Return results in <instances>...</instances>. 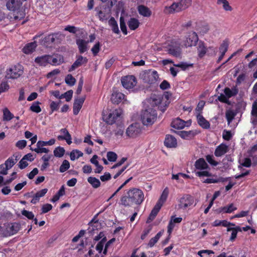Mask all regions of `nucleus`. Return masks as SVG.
I'll return each mask as SVG.
<instances>
[{
  "label": "nucleus",
  "instance_id": "1",
  "mask_svg": "<svg viewBox=\"0 0 257 257\" xmlns=\"http://www.w3.org/2000/svg\"><path fill=\"white\" fill-rule=\"evenodd\" d=\"M170 97H148L144 101L147 105L145 110L141 113V120L145 125H152L156 120L157 113L152 107H157L163 112H164L170 103Z\"/></svg>",
  "mask_w": 257,
  "mask_h": 257
},
{
  "label": "nucleus",
  "instance_id": "2",
  "mask_svg": "<svg viewBox=\"0 0 257 257\" xmlns=\"http://www.w3.org/2000/svg\"><path fill=\"white\" fill-rule=\"evenodd\" d=\"M144 200L143 191L139 188H133L129 189L125 195L121 196L120 203L125 207H129L134 204L141 205Z\"/></svg>",
  "mask_w": 257,
  "mask_h": 257
},
{
  "label": "nucleus",
  "instance_id": "3",
  "mask_svg": "<svg viewBox=\"0 0 257 257\" xmlns=\"http://www.w3.org/2000/svg\"><path fill=\"white\" fill-rule=\"evenodd\" d=\"M22 2L21 0H9L6 4L7 9L11 11L16 12L14 19L22 20L25 16V13L22 8Z\"/></svg>",
  "mask_w": 257,
  "mask_h": 257
},
{
  "label": "nucleus",
  "instance_id": "4",
  "mask_svg": "<svg viewBox=\"0 0 257 257\" xmlns=\"http://www.w3.org/2000/svg\"><path fill=\"white\" fill-rule=\"evenodd\" d=\"M23 67L18 64L10 67L7 70L6 77L8 79H17L23 73Z\"/></svg>",
  "mask_w": 257,
  "mask_h": 257
},
{
  "label": "nucleus",
  "instance_id": "5",
  "mask_svg": "<svg viewBox=\"0 0 257 257\" xmlns=\"http://www.w3.org/2000/svg\"><path fill=\"white\" fill-rule=\"evenodd\" d=\"M20 229V224L17 222L4 225V229H2V235L8 237L17 233Z\"/></svg>",
  "mask_w": 257,
  "mask_h": 257
},
{
  "label": "nucleus",
  "instance_id": "6",
  "mask_svg": "<svg viewBox=\"0 0 257 257\" xmlns=\"http://www.w3.org/2000/svg\"><path fill=\"white\" fill-rule=\"evenodd\" d=\"M168 53L175 57H180L181 55L180 43L176 41H172L167 47Z\"/></svg>",
  "mask_w": 257,
  "mask_h": 257
},
{
  "label": "nucleus",
  "instance_id": "7",
  "mask_svg": "<svg viewBox=\"0 0 257 257\" xmlns=\"http://www.w3.org/2000/svg\"><path fill=\"white\" fill-rule=\"evenodd\" d=\"M194 201V197L189 194H185L179 200V206L180 208L186 209L192 205Z\"/></svg>",
  "mask_w": 257,
  "mask_h": 257
},
{
  "label": "nucleus",
  "instance_id": "8",
  "mask_svg": "<svg viewBox=\"0 0 257 257\" xmlns=\"http://www.w3.org/2000/svg\"><path fill=\"white\" fill-rule=\"evenodd\" d=\"M122 86L127 89L133 88L137 84V80L133 75H128L122 77L121 80Z\"/></svg>",
  "mask_w": 257,
  "mask_h": 257
},
{
  "label": "nucleus",
  "instance_id": "9",
  "mask_svg": "<svg viewBox=\"0 0 257 257\" xmlns=\"http://www.w3.org/2000/svg\"><path fill=\"white\" fill-rule=\"evenodd\" d=\"M121 115L120 110L115 109L111 112L109 113L105 119L106 122L110 125H112L116 122L117 120H119Z\"/></svg>",
  "mask_w": 257,
  "mask_h": 257
},
{
  "label": "nucleus",
  "instance_id": "10",
  "mask_svg": "<svg viewBox=\"0 0 257 257\" xmlns=\"http://www.w3.org/2000/svg\"><path fill=\"white\" fill-rule=\"evenodd\" d=\"M198 41V37L197 34L194 32H190L188 33L184 45L186 47H192L196 45Z\"/></svg>",
  "mask_w": 257,
  "mask_h": 257
},
{
  "label": "nucleus",
  "instance_id": "11",
  "mask_svg": "<svg viewBox=\"0 0 257 257\" xmlns=\"http://www.w3.org/2000/svg\"><path fill=\"white\" fill-rule=\"evenodd\" d=\"M183 11L180 5V2L174 3L170 6H166L164 10L165 14H173Z\"/></svg>",
  "mask_w": 257,
  "mask_h": 257
},
{
  "label": "nucleus",
  "instance_id": "12",
  "mask_svg": "<svg viewBox=\"0 0 257 257\" xmlns=\"http://www.w3.org/2000/svg\"><path fill=\"white\" fill-rule=\"evenodd\" d=\"M141 129L138 126L137 124H132L130 125L126 130V134L131 138L137 137L140 133Z\"/></svg>",
  "mask_w": 257,
  "mask_h": 257
},
{
  "label": "nucleus",
  "instance_id": "13",
  "mask_svg": "<svg viewBox=\"0 0 257 257\" xmlns=\"http://www.w3.org/2000/svg\"><path fill=\"white\" fill-rule=\"evenodd\" d=\"M182 221V218L181 217H175V216L174 215L171 217L167 226V232L169 235H170L172 233L175 227V223H180Z\"/></svg>",
  "mask_w": 257,
  "mask_h": 257
},
{
  "label": "nucleus",
  "instance_id": "14",
  "mask_svg": "<svg viewBox=\"0 0 257 257\" xmlns=\"http://www.w3.org/2000/svg\"><path fill=\"white\" fill-rule=\"evenodd\" d=\"M164 145L167 148H176L177 146L176 139L171 135H167L164 141Z\"/></svg>",
  "mask_w": 257,
  "mask_h": 257
},
{
  "label": "nucleus",
  "instance_id": "15",
  "mask_svg": "<svg viewBox=\"0 0 257 257\" xmlns=\"http://www.w3.org/2000/svg\"><path fill=\"white\" fill-rule=\"evenodd\" d=\"M85 101V97H77L73 103V112L74 115H77L80 110Z\"/></svg>",
  "mask_w": 257,
  "mask_h": 257
},
{
  "label": "nucleus",
  "instance_id": "16",
  "mask_svg": "<svg viewBox=\"0 0 257 257\" xmlns=\"http://www.w3.org/2000/svg\"><path fill=\"white\" fill-rule=\"evenodd\" d=\"M87 59L86 57H83L82 56H79L74 62L72 65L69 69V72H71L74 70L76 68L80 67L82 64L86 63L87 62Z\"/></svg>",
  "mask_w": 257,
  "mask_h": 257
},
{
  "label": "nucleus",
  "instance_id": "17",
  "mask_svg": "<svg viewBox=\"0 0 257 257\" xmlns=\"http://www.w3.org/2000/svg\"><path fill=\"white\" fill-rule=\"evenodd\" d=\"M197 123L200 126L204 129H208L210 128V124L201 114L198 113L196 115Z\"/></svg>",
  "mask_w": 257,
  "mask_h": 257
},
{
  "label": "nucleus",
  "instance_id": "18",
  "mask_svg": "<svg viewBox=\"0 0 257 257\" xmlns=\"http://www.w3.org/2000/svg\"><path fill=\"white\" fill-rule=\"evenodd\" d=\"M198 133L196 130L189 131H182L179 132V135L182 139L186 140H191L196 135H197Z\"/></svg>",
  "mask_w": 257,
  "mask_h": 257
},
{
  "label": "nucleus",
  "instance_id": "19",
  "mask_svg": "<svg viewBox=\"0 0 257 257\" xmlns=\"http://www.w3.org/2000/svg\"><path fill=\"white\" fill-rule=\"evenodd\" d=\"M228 151V147L224 144H221L215 149L214 155L216 157H221Z\"/></svg>",
  "mask_w": 257,
  "mask_h": 257
},
{
  "label": "nucleus",
  "instance_id": "20",
  "mask_svg": "<svg viewBox=\"0 0 257 257\" xmlns=\"http://www.w3.org/2000/svg\"><path fill=\"white\" fill-rule=\"evenodd\" d=\"M194 166L196 169L200 170L207 169L209 168L208 165L202 158H199L195 161Z\"/></svg>",
  "mask_w": 257,
  "mask_h": 257
},
{
  "label": "nucleus",
  "instance_id": "21",
  "mask_svg": "<svg viewBox=\"0 0 257 257\" xmlns=\"http://www.w3.org/2000/svg\"><path fill=\"white\" fill-rule=\"evenodd\" d=\"M185 123L184 120L178 117L172 121L171 126L175 129L181 130L185 126Z\"/></svg>",
  "mask_w": 257,
  "mask_h": 257
},
{
  "label": "nucleus",
  "instance_id": "22",
  "mask_svg": "<svg viewBox=\"0 0 257 257\" xmlns=\"http://www.w3.org/2000/svg\"><path fill=\"white\" fill-rule=\"evenodd\" d=\"M48 63L53 65H60L63 62V57L61 55H57L53 57L48 55Z\"/></svg>",
  "mask_w": 257,
  "mask_h": 257
},
{
  "label": "nucleus",
  "instance_id": "23",
  "mask_svg": "<svg viewBox=\"0 0 257 257\" xmlns=\"http://www.w3.org/2000/svg\"><path fill=\"white\" fill-rule=\"evenodd\" d=\"M138 10L140 15L145 17H149L152 14L151 11L148 7L144 5L139 6L138 8Z\"/></svg>",
  "mask_w": 257,
  "mask_h": 257
},
{
  "label": "nucleus",
  "instance_id": "24",
  "mask_svg": "<svg viewBox=\"0 0 257 257\" xmlns=\"http://www.w3.org/2000/svg\"><path fill=\"white\" fill-rule=\"evenodd\" d=\"M61 34L58 33H54L49 35L45 37L44 39V43L50 44L55 42L56 40L59 39V37L61 36Z\"/></svg>",
  "mask_w": 257,
  "mask_h": 257
},
{
  "label": "nucleus",
  "instance_id": "25",
  "mask_svg": "<svg viewBox=\"0 0 257 257\" xmlns=\"http://www.w3.org/2000/svg\"><path fill=\"white\" fill-rule=\"evenodd\" d=\"M88 42L82 39H77L76 40V44L78 46L80 53H83L87 51V45Z\"/></svg>",
  "mask_w": 257,
  "mask_h": 257
},
{
  "label": "nucleus",
  "instance_id": "26",
  "mask_svg": "<svg viewBox=\"0 0 257 257\" xmlns=\"http://www.w3.org/2000/svg\"><path fill=\"white\" fill-rule=\"evenodd\" d=\"M169 193V189L168 187H166L163 191L157 203L159 205L161 204V206H163V204L167 200V199L168 197Z\"/></svg>",
  "mask_w": 257,
  "mask_h": 257
},
{
  "label": "nucleus",
  "instance_id": "27",
  "mask_svg": "<svg viewBox=\"0 0 257 257\" xmlns=\"http://www.w3.org/2000/svg\"><path fill=\"white\" fill-rule=\"evenodd\" d=\"M37 47V44L35 42L29 43L25 45L23 49V51L26 54L32 53Z\"/></svg>",
  "mask_w": 257,
  "mask_h": 257
},
{
  "label": "nucleus",
  "instance_id": "28",
  "mask_svg": "<svg viewBox=\"0 0 257 257\" xmlns=\"http://www.w3.org/2000/svg\"><path fill=\"white\" fill-rule=\"evenodd\" d=\"M162 206H161V204L159 205L156 203V204L155 205V206L152 210L151 213L149 215L148 220H150L151 221L153 220L157 215Z\"/></svg>",
  "mask_w": 257,
  "mask_h": 257
},
{
  "label": "nucleus",
  "instance_id": "29",
  "mask_svg": "<svg viewBox=\"0 0 257 257\" xmlns=\"http://www.w3.org/2000/svg\"><path fill=\"white\" fill-rule=\"evenodd\" d=\"M127 25L130 30H135L139 27L140 22L138 19L132 18L128 21Z\"/></svg>",
  "mask_w": 257,
  "mask_h": 257
},
{
  "label": "nucleus",
  "instance_id": "30",
  "mask_svg": "<svg viewBox=\"0 0 257 257\" xmlns=\"http://www.w3.org/2000/svg\"><path fill=\"white\" fill-rule=\"evenodd\" d=\"M48 55L38 57L35 58V62L40 66H45L48 64Z\"/></svg>",
  "mask_w": 257,
  "mask_h": 257
},
{
  "label": "nucleus",
  "instance_id": "31",
  "mask_svg": "<svg viewBox=\"0 0 257 257\" xmlns=\"http://www.w3.org/2000/svg\"><path fill=\"white\" fill-rule=\"evenodd\" d=\"M52 157V155H45L41 158V160L43 161V163L41 166V171H44L47 167L50 166L49 161Z\"/></svg>",
  "mask_w": 257,
  "mask_h": 257
},
{
  "label": "nucleus",
  "instance_id": "32",
  "mask_svg": "<svg viewBox=\"0 0 257 257\" xmlns=\"http://www.w3.org/2000/svg\"><path fill=\"white\" fill-rule=\"evenodd\" d=\"M226 96H234L237 94L238 89L236 86H233L231 88H225L224 91Z\"/></svg>",
  "mask_w": 257,
  "mask_h": 257
},
{
  "label": "nucleus",
  "instance_id": "33",
  "mask_svg": "<svg viewBox=\"0 0 257 257\" xmlns=\"http://www.w3.org/2000/svg\"><path fill=\"white\" fill-rule=\"evenodd\" d=\"M61 103V100L58 101H52L50 104V111H49V114H52L54 111H58L60 104Z\"/></svg>",
  "mask_w": 257,
  "mask_h": 257
},
{
  "label": "nucleus",
  "instance_id": "34",
  "mask_svg": "<svg viewBox=\"0 0 257 257\" xmlns=\"http://www.w3.org/2000/svg\"><path fill=\"white\" fill-rule=\"evenodd\" d=\"M237 112H235L231 109L226 110L225 112V117L228 124H230L234 118Z\"/></svg>",
  "mask_w": 257,
  "mask_h": 257
},
{
  "label": "nucleus",
  "instance_id": "35",
  "mask_svg": "<svg viewBox=\"0 0 257 257\" xmlns=\"http://www.w3.org/2000/svg\"><path fill=\"white\" fill-rule=\"evenodd\" d=\"M14 117V114L7 107L3 109V120L10 121Z\"/></svg>",
  "mask_w": 257,
  "mask_h": 257
},
{
  "label": "nucleus",
  "instance_id": "36",
  "mask_svg": "<svg viewBox=\"0 0 257 257\" xmlns=\"http://www.w3.org/2000/svg\"><path fill=\"white\" fill-rule=\"evenodd\" d=\"M109 26L111 27L113 33L115 34H118L119 30L118 27L117 22L115 20L114 18L111 17L108 21Z\"/></svg>",
  "mask_w": 257,
  "mask_h": 257
},
{
  "label": "nucleus",
  "instance_id": "37",
  "mask_svg": "<svg viewBox=\"0 0 257 257\" xmlns=\"http://www.w3.org/2000/svg\"><path fill=\"white\" fill-rule=\"evenodd\" d=\"M206 50L204 44L202 42H199L197 46V51L200 57H202L205 55Z\"/></svg>",
  "mask_w": 257,
  "mask_h": 257
},
{
  "label": "nucleus",
  "instance_id": "38",
  "mask_svg": "<svg viewBox=\"0 0 257 257\" xmlns=\"http://www.w3.org/2000/svg\"><path fill=\"white\" fill-rule=\"evenodd\" d=\"M87 181L94 188H98L101 184L100 181L96 178L93 177H89L87 178Z\"/></svg>",
  "mask_w": 257,
  "mask_h": 257
},
{
  "label": "nucleus",
  "instance_id": "39",
  "mask_svg": "<svg viewBox=\"0 0 257 257\" xmlns=\"http://www.w3.org/2000/svg\"><path fill=\"white\" fill-rule=\"evenodd\" d=\"M224 181V179L222 177L217 178L216 177L215 178H207L205 179L203 182L207 184H211V183H217L219 182H223Z\"/></svg>",
  "mask_w": 257,
  "mask_h": 257
},
{
  "label": "nucleus",
  "instance_id": "40",
  "mask_svg": "<svg viewBox=\"0 0 257 257\" xmlns=\"http://www.w3.org/2000/svg\"><path fill=\"white\" fill-rule=\"evenodd\" d=\"M17 162V158H14V156L9 158L4 164L5 166L9 169H11Z\"/></svg>",
  "mask_w": 257,
  "mask_h": 257
},
{
  "label": "nucleus",
  "instance_id": "41",
  "mask_svg": "<svg viewBox=\"0 0 257 257\" xmlns=\"http://www.w3.org/2000/svg\"><path fill=\"white\" fill-rule=\"evenodd\" d=\"M65 152V149L63 147H57L54 150V155L56 157L61 158L64 156Z\"/></svg>",
  "mask_w": 257,
  "mask_h": 257
},
{
  "label": "nucleus",
  "instance_id": "42",
  "mask_svg": "<svg viewBox=\"0 0 257 257\" xmlns=\"http://www.w3.org/2000/svg\"><path fill=\"white\" fill-rule=\"evenodd\" d=\"M54 139H51L48 141H39L37 143V147H44L46 146H52L55 143Z\"/></svg>",
  "mask_w": 257,
  "mask_h": 257
},
{
  "label": "nucleus",
  "instance_id": "43",
  "mask_svg": "<svg viewBox=\"0 0 257 257\" xmlns=\"http://www.w3.org/2000/svg\"><path fill=\"white\" fill-rule=\"evenodd\" d=\"M40 103L39 101L34 102L30 107V110L36 113H39L42 111L41 108L39 106Z\"/></svg>",
  "mask_w": 257,
  "mask_h": 257
},
{
  "label": "nucleus",
  "instance_id": "44",
  "mask_svg": "<svg viewBox=\"0 0 257 257\" xmlns=\"http://www.w3.org/2000/svg\"><path fill=\"white\" fill-rule=\"evenodd\" d=\"M161 236L162 232L161 231L157 233L154 237L152 238L150 240L148 245L151 247H153L158 242Z\"/></svg>",
  "mask_w": 257,
  "mask_h": 257
},
{
  "label": "nucleus",
  "instance_id": "45",
  "mask_svg": "<svg viewBox=\"0 0 257 257\" xmlns=\"http://www.w3.org/2000/svg\"><path fill=\"white\" fill-rule=\"evenodd\" d=\"M228 47V43L227 41H224L219 48V51L222 56H224L225 53L227 51Z\"/></svg>",
  "mask_w": 257,
  "mask_h": 257
},
{
  "label": "nucleus",
  "instance_id": "46",
  "mask_svg": "<svg viewBox=\"0 0 257 257\" xmlns=\"http://www.w3.org/2000/svg\"><path fill=\"white\" fill-rule=\"evenodd\" d=\"M60 132L61 133H62L64 135V137H66V138L67 139V143L68 144V145H70L71 143H72V138H71V136L70 135V134H69V133L68 132V130L65 128H62L60 130Z\"/></svg>",
  "mask_w": 257,
  "mask_h": 257
},
{
  "label": "nucleus",
  "instance_id": "47",
  "mask_svg": "<svg viewBox=\"0 0 257 257\" xmlns=\"http://www.w3.org/2000/svg\"><path fill=\"white\" fill-rule=\"evenodd\" d=\"M70 167V163L68 161L65 160L60 167L59 171L61 173L66 171Z\"/></svg>",
  "mask_w": 257,
  "mask_h": 257
},
{
  "label": "nucleus",
  "instance_id": "48",
  "mask_svg": "<svg viewBox=\"0 0 257 257\" xmlns=\"http://www.w3.org/2000/svg\"><path fill=\"white\" fill-rule=\"evenodd\" d=\"M65 82L70 86H73L75 84L76 79L73 77L72 75H67L65 78Z\"/></svg>",
  "mask_w": 257,
  "mask_h": 257
},
{
  "label": "nucleus",
  "instance_id": "49",
  "mask_svg": "<svg viewBox=\"0 0 257 257\" xmlns=\"http://www.w3.org/2000/svg\"><path fill=\"white\" fill-rule=\"evenodd\" d=\"M207 162L212 166H216L218 165V162L215 161L213 159V156L207 155L205 156Z\"/></svg>",
  "mask_w": 257,
  "mask_h": 257
},
{
  "label": "nucleus",
  "instance_id": "50",
  "mask_svg": "<svg viewBox=\"0 0 257 257\" xmlns=\"http://www.w3.org/2000/svg\"><path fill=\"white\" fill-rule=\"evenodd\" d=\"M150 80L149 82L151 84L155 83L159 78L157 72L156 71H153L151 74L149 75Z\"/></svg>",
  "mask_w": 257,
  "mask_h": 257
},
{
  "label": "nucleus",
  "instance_id": "51",
  "mask_svg": "<svg viewBox=\"0 0 257 257\" xmlns=\"http://www.w3.org/2000/svg\"><path fill=\"white\" fill-rule=\"evenodd\" d=\"M179 2L180 3V5L183 10L187 9L192 4L191 0H180Z\"/></svg>",
  "mask_w": 257,
  "mask_h": 257
},
{
  "label": "nucleus",
  "instance_id": "52",
  "mask_svg": "<svg viewBox=\"0 0 257 257\" xmlns=\"http://www.w3.org/2000/svg\"><path fill=\"white\" fill-rule=\"evenodd\" d=\"M30 150L35 151L37 154H41V153H48L49 152V149L44 148L43 147H37V148L33 149L31 147Z\"/></svg>",
  "mask_w": 257,
  "mask_h": 257
},
{
  "label": "nucleus",
  "instance_id": "53",
  "mask_svg": "<svg viewBox=\"0 0 257 257\" xmlns=\"http://www.w3.org/2000/svg\"><path fill=\"white\" fill-rule=\"evenodd\" d=\"M106 156L109 161L113 162H115L117 158V155L113 152H107Z\"/></svg>",
  "mask_w": 257,
  "mask_h": 257
},
{
  "label": "nucleus",
  "instance_id": "54",
  "mask_svg": "<svg viewBox=\"0 0 257 257\" xmlns=\"http://www.w3.org/2000/svg\"><path fill=\"white\" fill-rule=\"evenodd\" d=\"M205 104V102L203 100H200L198 102V103L197 105V107L195 109V110L197 112V114L198 113L201 114L202 113V111L203 110V108Z\"/></svg>",
  "mask_w": 257,
  "mask_h": 257
},
{
  "label": "nucleus",
  "instance_id": "55",
  "mask_svg": "<svg viewBox=\"0 0 257 257\" xmlns=\"http://www.w3.org/2000/svg\"><path fill=\"white\" fill-rule=\"evenodd\" d=\"M120 27L121 31L124 35L127 34L126 27L124 22V19L122 17L120 18Z\"/></svg>",
  "mask_w": 257,
  "mask_h": 257
},
{
  "label": "nucleus",
  "instance_id": "56",
  "mask_svg": "<svg viewBox=\"0 0 257 257\" xmlns=\"http://www.w3.org/2000/svg\"><path fill=\"white\" fill-rule=\"evenodd\" d=\"M241 228L239 226H237L235 227V229H233V231L231 233V236L230 237V240L231 241H233L237 236V233L238 231H241Z\"/></svg>",
  "mask_w": 257,
  "mask_h": 257
},
{
  "label": "nucleus",
  "instance_id": "57",
  "mask_svg": "<svg viewBox=\"0 0 257 257\" xmlns=\"http://www.w3.org/2000/svg\"><path fill=\"white\" fill-rule=\"evenodd\" d=\"M22 214L29 219H33L34 218V215L31 211H29L26 210H23L22 211Z\"/></svg>",
  "mask_w": 257,
  "mask_h": 257
},
{
  "label": "nucleus",
  "instance_id": "58",
  "mask_svg": "<svg viewBox=\"0 0 257 257\" xmlns=\"http://www.w3.org/2000/svg\"><path fill=\"white\" fill-rule=\"evenodd\" d=\"M100 45L99 42L96 43L91 48V51L94 56H96L100 51Z\"/></svg>",
  "mask_w": 257,
  "mask_h": 257
},
{
  "label": "nucleus",
  "instance_id": "59",
  "mask_svg": "<svg viewBox=\"0 0 257 257\" xmlns=\"http://www.w3.org/2000/svg\"><path fill=\"white\" fill-rule=\"evenodd\" d=\"M27 146V141L25 140H20L16 144V146L19 149L22 150Z\"/></svg>",
  "mask_w": 257,
  "mask_h": 257
},
{
  "label": "nucleus",
  "instance_id": "60",
  "mask_svg": "<svg viewBox=\"0 0 257 257\" xmlns=\"http://www.w3.org/2000/svg\"><path fill=\"white\" fill-rule=\"evenodd\" d=\"M196 175L198 177H201L203 176L210 177L212 176L211 173L208 171H202L196 172Z\"/></svg>",
  "mask_w": 257,
  "mask_h": 257
},
{
  "label": "nucleus",
  "instance_id": "61",
  "mask_svg": "<svg viewBox=\"0 0 257 257\" xmlns=\"http://www.w3.org/2000/svg\"><path fill=\"white\" fill-rule=\"evenodd\" d=\"M9 89V85L6 82H3L0 84V94L1 93L8 90Z\"/></svg>",
  "mask_w": 257,
  "mask_h": 257
},
{
  "label": "nucleus",
  "instance_id": "62",
  "mask_svg": "<svg viewBox=\"0 0 257 257\" xmlns=\"http://www.w3.org/2000/svg\"><path fill=\"white\" fill-rule=\"evenodd\" d=\"M232 138L230 131L224 130L223 132V139L226 141H229Z\"/></svg>",
  "mask_w": 257,
  "mask_h": 257
},
{
  "label": "nucleus",
  "instance_id": "63",
  "mask_svg": "<svg viewBox=\"0 0 257 257\" xmlns=\"http://www.w3.org/2000/svg\"><path fill=\"white\" fill-rule=\"evenodd\" d=\"M52 209V205L50 204H45L43 205L42 207V212L43 213H46L49 212Z\"/></svg>",
  "mask_w": 257,
  "mask_h": 257
},
{
  "label": "nucleus",
  "instance_id": "64",
  "mask_svg": "<svg viewBox=\"0 0 257 257\" xmlns=\"http://www.w3.org/2000/svg\"><path fill=\"white\" fill-rule=\"evenodd\" d=\"M251 113L252 116L257 117V99L252 104Z\"/></svg>",
  "mask_w": 257,
  "mask_h": 257
}]
</instances>
